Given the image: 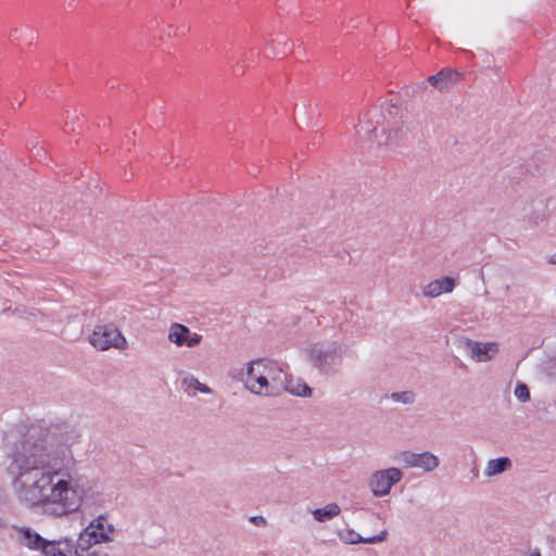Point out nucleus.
Instances as JSON below:
<instances>
[{
    "instance_id": "nucleus-1",
    "label": "nucleus",
    "mask_w": 556,
    "mask_h": 556,
    "mask_svg": "<svg viewBox=\"0 0 556 556\" xmlns=\"http://www.w3.org/2000/svg\"><path fill=\"white\" fill-rule=\"evenodd\" d=\"M66 451L50 442V430L31 427L8 467L14 478L25 477L24 484L37 491L45 510L56 517L75 513L81 505V496L70 479L54 482L64 469Z\"/></svg>"
},
{
    "instance_id": "nucleus-2",
    "label": "nucleus",
    "mask_w": 556,
    "mask_h": 556,
    "mask_svg": "<svg viewBox=\"0 0 556 556\" xmlns=\"http://www.w3.org/2000/svg\"><path fill=\"white\" fill-rule=\"evenodd\" d=\"M397 112L399 109L395 105H390V108L382 114L383 121L387 122V125L382 126L380 132L378 127L374 126L371 121L368 119L364 124L359 125L357 134L359 136L363 134L367 135L368 139L376 141L378 146L397 144L402 139V122L390 121V118L394 117Z\"/></svg>"
},
{
    "instance_id": "nucleus-3",
    "label": "nucleus",
    "mask_w": 556,
    "mask_h": 556,
    "mask_svg": "<svg viewBox=\"0 0 556 556\" xmlns=\"http://www.w3.org/2000/svg\"><path fill=\"white\" fill-rule=\"evenodd\" d=\"M345 350L338 342L315 344L308 350L309 363L323 375H332L342 364Z\"/></svg>"
},
{
    "instance_id": "nucleus-4",
    "label": "nucleus",
    "mask_w": 556,
    "mask_h": 556,
    "mask_svg": "<svg viewBox=\"0 0 556 556\" xmlns=\"http://www.w3.org/2000/svg\"><path fill=\"white\" fill-rule=\"evenodd\" d=\"M89 342L99 351H106L111 348L124 350L127 346L125 337L113 324L97 325L89 336Z\"/></svg>"
},
{
    "instance_id": "nucleus-5",
    "label": "nucleus",
    "mask_w": 556,
    "mask_h": 556,
    "mask_svg": "<svg viewBox=\"0 0 556 556\" xmlns=\"http://www.w3.org/2000/svg\"><path fill=\"white\" fill-rule=\"evenodd\" d=\"M260 366H262V372L257 375V387L255 384L249 386V389L254 394L273 395L274 389L270 388V381L273 383L282 382V369L278 363L271 359L260 358Z\"/></svg>"
},
{
    "instance_id": "nucleus-6",
    "label": "nucleus",
    "mask_w": 556,
    "mask_h": 556,
    "mask_svg": "<svg viewBox=\"0 0 556 556\" xmlns=\"http://www.w3.org/2000/svg\"><path fill=\"white\" fill-rule=\"evenodd\" d=\"M403 478V472L396 467L377 470L369 480V486L374 496L382 497L390 493L392 486Z\"/></svg>"
},
{
    "instance_id": "nucleus-7",
    "label": "nucleus",
    "mask_w": 556,
    "mask_h": 556,
    "mask_svg": "<svg viewBox=\"0 0 556 556\" xmlns=\"http://www.w3.org/2000/svg\"><path fill=\"white\" fill-rule=\"evenodd\" d=\"M458 346L476 362H488L498 352V346L495 342L481 343L467 338H460Z\"/></svg>"
},
{
    "instance_id": "nucleus-8",
    "label": "nucleus",
    "mask_w": 556,
    "mask_h": 556,
    "mask_svg": "<svg viewBox=\"0 0 556 556\" xmlns=\"http://www.w3.org/2000/svg\"><path fill=\"white\" fill-rule=\"evenodd\" d=\"M401 460L405 467L422 468L425 471H432L440 465L439 457L428 451L421 453L402 452Z\"/></svg>"
},
{
    "instance_id": "nucleus-9",
    "label": "nucleus",
    "mask_w": 556,
    "mask_h": 556,
    "mask_svg": "<svg viewBox=\"0 0 556 556\" xmlns=\"http://www.w3.org/2000/svg\"><path fill=\"white\" fill-rule=\"evenodd\" d=\"M112 538L106 532H98L94 529H89L87 526L78 535L75 541V546L79 552L91 549L93 546H101L102 543L111 542Z\"/></svg>"
},
{
    "instance_id": "nucleus-10",
    "label": "nucleus",
    "mask_w": 556,
    "mask_h": 556,
    "mask_svg": "<svg viewBox=\"0 0 556 556\" xmlns=\"http://www.w3.org/2000/svg\"><path fill=\"white\" fill-rule=\"evenodd\" d=\"M42 554L45 556H79V551L76 548L74 540L65 536L59 540H49Z\"/></svg>"
},
{
    "instance_id": "nucleus-11",
    "label": "nucleus",
    "mask_w": 556,
    "mask_h": 556,
    "mask_svg": "<svg viewBox=\"0 0 556 556\" xmlns=\"http://www.w3.org/2000/svg\"><path fill=\"white\" fill-rule=\"evenodd\" d=\"M462 78V74L456 70L443 68L437 74L427 78L429 85L439 90L440 92L448 90Z\"/></svg>"
},
{
    "instance_id": "nucleus-12",
    "label": "nucleus",
    "mask_w": 556,
    "mask_h": 556,
    "mask_svg": "<svg viewBox=\"0 0 556 556\" xmlns=\"http://www.w3.org/2000/svg\"><path fill=\"white\" fill-rule=\"evenodd\" d=\"M456 282L455 279L452 277H442L440 279H435L433 281H430L425 288H424V295L435 298L442 294L443 292H451Z\"/></svg>"
},
{
    "instance_id": "nucleus-13",
    "label": "nucleus",
    "mask_w": 556,
    "mask_h": 556,
    "mask_svg": "<svg viewBox=\"0 0 556 556\" xmlns=\"http://www.w3.org/2000/svg\"><path fill=\"white\" fill-rule=\"evenodd\" d=\"M511 467V460L507 456L492 458L488 462L484 475L486 477H493L501 475Z\"/></svg>"
},
{
    "instance_id": "nucleus-14",
    "label": "nucleus",
    "mask_w": 556,
    "mask_h": 556,
    "mask_svg": "<svg viewBox=\"0 0 556 556\" xmlns=\"http://www.w3.org/2000/svg\"><path fill=\"white\" fill-rule=\"evenodd\" d=\"M189 334L190 329L187 326L174 323L169 328L168 340L177 346H184Z\"/></svg>"
},
{
    "instance_id": "nucleus-15",
    "label": "nucleus",
    "mask_w": 556,
    "mask_h": 556,
    "mask_svg": "<svg viewBox=\"0 0 556 556\" xmlns=\"http://www.w3.org/2000/svg\"><path fill=\"white\" fill-rule=\"evenodd\" d=\"M341 509L337 503H329L321 508L313 510L314 519L318 522H326L340 514Z\"/></svg>"
},
{
    "instance_id": "nucleus-16",
    "label": "nucleus",
    "mask_w": 556,
    "mask_h": 556,
    "mask_svg": "<svg viewBox=\"0 0 556 556\" xmlns=\"http://www.w3.org/2000/svg\"><path fill=\"white\" fill-rule=\"evenodd\" d=\"M285 390L295 396L309 397L313 393L312 388L303 380H298L293 383L292 380H287Z\"/></svg>"
},
{
    "instance_id": "nucleus-17",
    "label": "nucleus",
    "mask_w": 556,
    "mask_h": 556,
    "mask_svg": "<svg viewBox=\"0 0 556 556\" xmlns=\"http://www.w3.org/2000/svg\"><path fill=\"white\" fill-rule=\"evenodd\" d=\"M88 527L89 529H94L98 532H106L109 535H111L115 530L113 525L108 522L106 515L98 516L92 521H90Z\"/></svg>"
},
{
    "instance_id": "nucleus-18",
    "label": "nucleus",
    "mask_w": 556,
    "mask_h": 556,
    "mask_svg": "<svg viewBox=\"0 0 556 556\" xmlns=\"http://www.w3.org/2000/svg\"><path fill=\"white\" fill-rule=\"evenodd\" d=\"M258 372H262V366H260V359L250 362L248 365V368H247V375H248L247 388L248 389H249V386H251V384H255L257 387Z\"/></svg>"
},
{
    "instance_id": "nucleus-19",
    "label": "nucleus",
    "mask_w": 556,
    "mask_h": 556,
    "mask_svg": "<svg viewBox=\"0 0 556 556\" xmlns=\"http://www.w3.org/2000/svg\"><path fill=\"white\" fill-rule=\"evenodd\" d=\"M13 530L16 532V540L20 544L27 547V542L31 541L34 530L29 527H13Z\"/></svg>"
},
{
    "instance_id": "nucleus-20",
    "label": "nucleus",
    "mask_w": 556,
    "mask_h": 556,
    "mask_svg": "<svg viewBox=\"0 0 556 556\" xmlns=\"http://www.w3.org/2000/svg\"><path fill=\"white\" fill-rule=\"evenodd\" d=\"M340 540L345 544H359L362 535L353 529H345L339 532Z\"/></svg>"
},
{
    "instance_id": "nucleus-21",
    "label": "nucleus",
    "mask_w": 556,
    "mask_h": 556,
    "mask_svg": "<svg viewBox=\"0 0 556 556\" xmlns=\"http://www.w3.org/2000/svg\"><path fill=\"white\" fill-rule=\"evenodd\" d=\"M390 397L394 402H400L403 404H413L416 400V394L413 391H402L391 393Z\"/></svg>"
},
{
    "instance_id": "nucleus-22",
    "label": "nucleus",
    "mask_w": 556,
    "mask_h": 556,
    "mask_svg": "<svg viewBox=\"0 0 556 556\" xmlns=\"http://www.w3.org/2000/svg\"><path fill=\"white\" fill-rule=\"evenodd\" d=\"M49 540L42 538L39 533L34 531L31 541L27 542V547L29 549L40 551L42 553L43 547L48 544Z\"/></svg>"
},
{
    "instance_id": "nucleus-23",
    "label": "nucleus",
    "mask_w": 556,
    "mask_h": 556,
    "mask_svg": "<svg viewBox=\"0 0 556 556\" xmlns=\"http://www.w3.org/2000/svg\"><path fill=\"white\" fill-rule=\"evenodd\" d=\"M515 396L521 402L526 403L530 401V389L523 382H518L515 388Z\"/></svg>"
},
{
    "instance_id": "nucleus-24",
    "label": "nucleus",
    "mask_w": 556,
    "mask_h": 556,
    "mask_svg": "<svg viewBox=\"0 0 556 556\" xmlns=\"http://www.w3.org/2000/svg\"><path fill=\"white\" fill-rule=\"evenodd\" d=\"M345 315H341V317H344ZM337 321L339 324L340 331L344 333H354L358 332L359 327H356L354 324H352L351 320H348L346 318L342 319L340 318V315H337Z\"/></svg>"
},
{
    "instance_id": "nucleus-25",
    "label": "nucleus",
    "mask_w": 556,
    "mask_h": 556,
    "mask_svg": "<svg viewBox=\"0 0 556 556\" xmlns=\"http://www.w3.org/2000/svg\"><path fill=\"white\" fill-rule=\"evenodd\" d=\"M388 534H389L388 530L383 529V530H381L376 535L362 536L361 543H365V544H379V543H382V542L387 541Z\"/></svg>"
},
{
    "instance_id": "nucleus-26",
    "label": "nucleus",
    "mask_w": 556,
    "mask_h": 556,
    "mask_svg": "<svg viewBox=\"0 0 556 556\" xmlns=\"http://www.w3.org/2000/svg\"><path fill=\"white\" fill-rule=\"evenodd\" d=\"M428 85L429 84L427 80L413 83L406 87V92H407V94H412V96L419 94V93L424 92L425 90H427Z\"/></svg>"
},
{
    "instance_id": "nucleus-27",
    "label": "nucleus",
    "mask_w": 556,
    "mask_h": 556,
    "mask_svg": "<svg viewBox=\"0 0 556 556\" xmlns=\"http://www.w3.org/2000/svg\"><path fill=\"white\" fill-rule=\"evenodd\" d=\"M79 556H110V554L108 552V547L93 546L91 549L79 552Z\"/></svg>"
},
{
    "instance_id": "nucleus-28",
    "label": "nucleus",
    "mask_w": 556,
    "mask_h": 556,
    "mask_svg": "<svg viewBox=\"0 0 556 556\" xmlns=\"http://www.w3.org/2000/svg\"><path fill=\"white\" fill-rule=\"evenodd\" d=\"M189 387L194 389V390H197V391H199V392H201V393H203V394L212 393V389L207 384L200 382L194 377L190 378Z\"/></svg>"
},
{
    "instance_id": "nucleus-29",
    "label": "nucleus",
    "mask_w": 556,
    "mask_h": 556,
    "mask_svg": "<svg viewBox=\"0 0 556 556\" xmlns=\"http://www.w3.org/2000/svg\"><path fill=\"white\" fill-rule=\"evenodd\" d=\"M202 341V336L200 334H189L188 338H187V341L185 343V345H187L188 348H194L197 345H199Z\"/></svg>"
},
{
    "instance_id": "nucleus-30",
    "label": "nucleus",
    "mask_w": 556,
    "mask_h": 556,
    "mask_svg": "<svg viewBox=\"0 0 556 556\" xmlns=\"http://www.w3.org/2000/svg\"><path fill=\"white\" fill-rule=\"evenodd\" d=\"M30 152H31V155L38 160V162H42L43 160H46V152L43 150V148H39L37 146H34L31 149H30Z\"/></svg>"
},
{
    "instance_id": "nucleus-31",
    "label": "nucleus",
    "mask_w": 556,
    "mask_h": 556,
    "mask_svg": "<svg viewBox=\"0 0 556 556\" xmlns=\"http://www.w3.org/2000/svg\"><path fill=\"white\" fill-rule=\"evenodd\" d=\"M11 40H20L23 38V29L14 28L10 33Z\"/></svg>"
},
{
    "instance_id": "nucleus-32",
    "label": "nucleus",
    "mask_w": 556,
    "mask_h": 556,
    "mask_svg": "<svg viewBox=\"0 0 556 556\" xmlns=\"http://www.w3.org/2000/svg\"><path fill=\"white\" fill-rule=\"evenodd\" d=\"M23 38H26L28 39L29 41L34 40L36 38V33L35 30L30 29V28H23Z\"/></svg>"
},
{
    "instance_id": "nucleus-33",
    "label": "nucleus",
    "mask_w": 556,
    "mask_h": 556,
    "mask_svg": "<svg viewBox=\"0 0 556 556\" xmlns=\"http://www.w3.org/2000/svg\"><path fill=\"white\" fill-rule=\"evenodd\" d=\"M251 520L254 521L256 525H258V523L264 525L266 522L264 517H262V516L252 517Z\"/></svg>"
},
{
    "instance_id": "nucleus-34",
    "label": "nucleus",
    "mask_w": 556,
    "mask_h": 556,
    "mask_svg": "<svg viewBox=\"0 0 556 556\" xmlns=\"http://www.w3.org/2000/svg\"><path fill=\"white\" fill-rule=\"evenodd\" d=\"M526 556H541V552L539 548H534V549L530 551V553Z\"/></svg>"
},
{
    "instance_id": "nucleus-35",
    "label": "nucleus",
    "mask_w": 556,
    "mask_h": 556,
    "mask_svg": "<svg viewBox=\"0 0 556 556\" xmlns=\"http://www.w3.org/2000/svg\"><path fill=\"white\" fill-rule=\"evenodd\" d=\"M549 263L556 265V252L549 257Z\"/></svg>"
},
{
    "instance_id": "nucleus-36",
    "label": "nucleus",
    "mask_w": 556,
    "mask_h": 556,
    "mask_svg": "<svg viewBox=\"0 0 556 556\" xmlns=\"http://www.w3.org/2000/svg\"><path fill=\"white\" fill-rule=\"evenodd\" d=\"M64 129H65V131H70V128H68V122H66V123H65V128H64ZM71 130H72V131H74V130H75V128H74V127H72V128H71Z\"/></svg>"
},
{
    "instance_id": "nucleus-37",
    "label": "nucleus",
    "mask_w": 556,
    "mask_h": 556,
    "mask_svg": "<svg viewBox=\"0 0 556 556\" xmlns=\"http://www.w3.org/2000/svg\"><path fill=\"white\" fill-rule=\"evenodd\" d=\"M552 362H553L554 366L556 367V356L553 358Z\"/></svg>"
},
{
    "instance_id": "nucleus-38",
    "label": "nucleus",
    "mask_w": 556,
    "mask_h": 556,
    "mask_svg": "<svg viewBox=\"0 0 556 556\" xmlns=\"http://www.w3.org/2000/svg\"><path fill=\"white\" fill-rule=\"evenodd\" d=\"M9 309H10V307L3 308V313H7Z\"/></svg>"
}]
</instances>
